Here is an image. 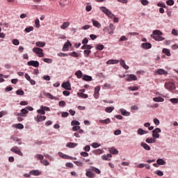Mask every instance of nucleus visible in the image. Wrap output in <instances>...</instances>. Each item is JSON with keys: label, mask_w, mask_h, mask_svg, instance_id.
Segmentation results:
<instances>
[{"label": "nucleus", "mask_w": 178, "mask_h": 178, "mask_svg": "<svg viewBox=\"0 0 178 178\" xmlns=\"http://www.w3.org/2000/svg\"><path fill=\"white\" fill-rule=\"evenodd\" d=\"M16 94L17 95H24V91L23 90H17Z\"/></svg>", "instance_id": "nucleus-48"}, {"label": "nucleus", "mask_w": 178, "mask_h": 178, "mask_svg": "<svg viewBox=\"0 0 178 178\" xmlns=\"http://www.w3.org/2000/svg\"><path fill=\"white\" fill-rule=\"evenodd\" d=\"M63 88H65V90H67L68 91H70L72 90V86H70V82L67 81L65 83H63L62 84Z\"/></svg>", "instance_id": "nucleus-11"}, {"label": "nucleus", "mask_w": 178, "mask_h": 178, "mask_svg": "<svg viewBox=\"0 0 178 178\" xmlns=\"http://www.w3.org/2000/svg\"><path fill=\"white\" fill-rule=\"evenodd\" d=\"M93 172H95V173H97V175H101V170L98 169V168H93Z\"/></svg>", "instance_id": "nucleus-57"}, {"label": "nucleus", "mask_w": 178, "mask_h": 178, "mask_svg": "<svg viewBox=\"0 0 178 178\" xmlns=\"http://www.w3.org/2000/svg\"><path fill=\"white\" fill-rule=\"evenodd\" d=\"M141 3L144 6H147V5H148V3H149V2H148V0H141Z\"/></svg>", "instance_id": "nucleus-54"}, {"label": "nucleus", "mask_w": 178, "mask_h": 178, "mask_svg": "<svg viewBox=\"0 0 178 178\" xmlns=\"http://www.w3.org/2000/svg\"><path fill=\"white\" fill-rule=\"evenodd\" d=\"M131 91H137L138 90V87L137 86H130L128 88Z\"/></svg>", "instance_id": "nucleus-51"}, {"label": "nucleus", "mask_w": 178, "mask_h": 178, "mask_svg": "<svg viewBox=\"0 0 178 178\" xmlns=\"http://www.w3.org/2000/svg\"><path fill=\"white\" fill-rule=\"evenodd\" d=\"M83 80H84V81H91L92 80V77L88 75H83Z\"/></svg>", "instance_id": "nucleus-30"}, {"label": "nucleus", "mask_w": 178, "mask_h": 178, "mask_svg": "<svg viewBox=\"0 0 178 178\" xmlns=\"http://www.w3.org/2000/svg\"><path fill=\"white\" fill-rule=\"evenodd\" d=\"M10 151L12 152H14L15 154H17V155H19V156H23V152H22V151L17 146L12 147L10 149Z\"/></svg>", "instance_id": "nucleus-3"}, {"label": "nucleus", "mask_w": 178, "mask_h": 178, "mask_svg": "<svg viewBox=\"0 0 178 178\" xmlns=\"http://www.w3.org/2000/svg\"><path fill=\"white\" fill-rule=\"evenodd\" d=\"M101 145L98 144V143H93L92 144V147L93 148H98V147H99Z\"/></svg>", "instance_id": "nucleus-59"}, {"label": "nucleus", "mask_w": 178, "mask_h": 178, "mask_svg": "<svg viewBox=\"0 0 178 178\" xmlns=\"http://www.w3.org/2000/svg\"><path fill=\"white\" fill-rule=\"evenodd\" d=\"M37 112L39 113V115H45V111L42 108L38 110Z\"/></svg>", "instance_id": "nucleus-56"}, {"label": "nucleus", "mask_w": 178, "mask_h": 178, "mask_svg": "<svg viewBox=\"0 0 178 178\" xmlns=\"http://www.w3.org/2000/svg\"><path fill=\"white\" fill-rule=\"evenodd\" d=\"M161 130L160 128H156L154 130L152 131V137L154 138H159V134L161 133Z\"/></svg>", "instance_id": "nucleus-5"}, {"label": "nucleus", "mask_w": 178, "mask_h": 178, "mask_svg": "<svg viewBox=\"0 0 178 178\" xmlns=\"http://www.w3.org/2000/svg\"><path fill=\"white\" fill-rule=\"evenodd\" d=\"M33 30H34V27L33 26H29L25 29L26 33H30V31H33Z\"/></svg>", "instance_id": "nucleus-49"}, {"label": "nucleus", "mask_w": 178, "mask_h": 178, "mask_svg": "<svg viewBox=\"0 0 178 178\" xmlns=\"http://www.w3.org/2000/svg\"><path fill=\"white\" fill-rule=\"evenodd\" d=\"M13 44L14 45H19V44H20V42H19V40L17 39H14L13 40Z\"/></svg>", "instance_id": "nucleus-55"}, {"label": "nucleus", "mask_w": 178, "mask_h": 178, "mask_svg": "<svg viewBox=\"0 0 178 178\" xmlns=\"http://www.w3.org/2000/svg\"><path fill=\"white\" fill-rule=\"evenodd\" d=\"M100 10H102V12L103 13H105V15H106L107 16H109L111 13H112V12H111V10H109L106 7H100Z\"/></svg>", "instance_id": "nucleus-12"}, {"label": "nucleus", "mask_w": 178, "mask_h": 178, "mask_svg": "<svg viewBox=\"0 0 178 178\" xmlns=\"http://www.w3.org/2000/svg\"><path fill=\"white\" fill-rule=\"evenodd\" d=\"M101 90V86H97L95 88V93H94V97L96 99H98L99 98V90Z\"/></svg>", "instance_id": "nucleus-9"}, {"label": "nucleus", "mask_w": 178, "mask_h": 178, "mask_svg": "<svg viewBox=\"0 0 178 178\" xmlns=\"http://www.w3.org/2000/svg\"><path fill=\"white\" fill-rule=\"evenodd\" d=\"M170 101L172 104H177L178 99H171Z\"/></svg>", "instance_id": "nucleus-64"}, {"label": "nucleus", "mask_w": 178, "mask_h": 178, "mask_svg": "<svg viewBox=\"0 0 178 178\" xmlns=\"http://www.w3.org/2000/svg\"><path fill=\"white\" fill-rule=\"evenodd\" d=\"M72 126H79L80 122L77 120H73L71 122Z\"/></svg>", "instance_id": "nucleus-46"}, {"label": "nucleus", "mask_w": 178, "mask_h": 178, "mask_svg": "<svg viewBox=\"0 0 178 178\" xmlns=\"http://www.w3.org/2000/svg\"><path fill=\"white\" fill-rule=\"evenodd\" d=\"M58 155H59V156H60V158H63V159H69V158H70V156H67L66 154H64L62 152H59Z\"/></svg>", "instance_id": "nucleus-34"}, {"label": "nucleus", "mask_w": 178, "mask_h": 178, "mask_svg": "<svg viewBox=\"0 0 178 178\" xmlns=\"http://www.w3.org/2000/svg\"><path fill=\"white\" fill-rule=\"evenodd\" d=\"M28 66H33V67H38L40 63L35 60H31L27 63Z\"/></svg>", "instance_id": "nucleus-7"}, {"label": "nucleus", "mask_w": 178, "mask_h": 178, "mask_svg": "<svg viewBox=\"0 0 178 178\" xmlns=\"http://www.w3.org/2000/svg\"><path fill=\"white\" fill-rule=\"evenodd\" d=\"M166 4L168 5V6H173V5H175V1H173V0H168L166 1Z\"/></svg>", "instance_id": "nucleus-44"}, {"label": "nucleus", "mask_w": 178, "mask_h": 178, "mask_svg": "<svg viewBox=\"0 0 178 178\" xmlns=\"http://www.w3.org/2000/svg\"><path fill=\"white\" fill-rule=\"evenodd\" d=\"M152 47V44L149 42H145L142 44V48H144V49H149Z\"/></svg>", "instance_id": "nucleus-15"}, {"label": "nucleus", "mask_w": 178, "mask_h": 178, "mask_svg": "<svg viewBox=\"0 0 178 178\" xmlns=\"http://www.w3.org/2000/svg\"><path fill=\"white\" fill-rule=\"evenodd\" d=\"M120 112L123 116H130V113L127 112L124 109H120Z\"/></svg>", "instance_id": "nucleus-36"}, {"label": "nucleus", "mask_w": 178, "mask_h": 178, "mask_svg": "<svg viewBox=\"0 0 178 178\" xmlns=\"http://www.w3.org/2000/svg\"><path fill=\"white\" fill-rule=\"evenodd\" d=\"M140 145L144 148V149H146V151H151V147H149L147 143H141Z\"/></svg>", "instance_id": "nucleus-19"}, {"label": "nucleus", "mask_w": 178, "mask_h": 178, "mask_svg": "<svg viewBox=\"0 0 178 178\" xmlns=\"http://www.w3.org/2000/svg\"><path fill=\"white\" fill-rule=\"evenodd\" d=\"M35 27L36 29H40V27L41 26L40 25V19L38 18H37L35 21Z\"/></svg>", "instance_id": "nucleus-45"}, {"label": "nucleus", "mask_w": 178, "mask_h": 178, "mask_svg": "<svg viewBox=\"0 0 178 178\" xmlns=\"http://www.w3.org/2000/svg\"><path fill=\"white\" fill-rule=\"evenodd\" d=\"M92 48V46L90 44H83L81 47V49H86V50H90Z\"/></svg>", "instance_id": "nucleus-29"}, {"label": "nucleus", "mask_w": 178, "mask_h": 178, "mask_svg": "<svg viewBox=\"0 0 178 178\" xmlns=\"http://www.w3.org/2000/svg\"><path fill=\"white\" fill-rule=\"evenodd\" d=\"M156 163H158L159 165H166V161H165L163 159H158L156 161Z\"/></svg>", "instance_id": "nucleus-33"}, {"label": "nucleus", "mask_w": 178, "mask_h": 178, "mask_svg": "<svg viewBox=\"0 0 178 178\" xmlns=\"http://www.w3.org/2000/svg\"><path fill=\"white\" fill-rule=\"evenodd\" d=\"M115 110V107H107L105 108V112L107 113H111Z\"/></svg>", "instance_id": "nucleus-38"}, {"label": "nucleus", "mask_w": 178, "mask_h": 178, "mask_svg": "<svg viewBox=\"0 0 178 178\" xmlns=\"http://www.w3.org/2000/svg\"><path fill=\"white\" fill-rule=\"evenodd\" d=\"M92 24L95 26V27H97V29H99L101 27V24L98 22V21L92 19Z\"/></svg>", "instance_id": "nucleus-37"}, {"label": "nucleus", "mask_w": 178, "mask_h": 178, "mask_svg": "<svg viewBox=\"0 0 178 178\" xmlns=\"http://www.w3.org/2000/svg\"><path fill=\"white\" fill-rule=\"evenodd\" d=\"M115 25L113 24H110L108 26V33L109 34H113V31H115Z\"/></svg>", "instance_id": "nucleus-14"}, {"label": "nucleus", "mask_w": 178, "mask_h": 178, "mask_svg": "<svg viewBox=\"0 0 178 178\" xmlns=\"http://www.w3.org/2000/svg\"><path fill=\"white\" fill-rule=\"evenodd\" d=\"M104 48H105V46H104V44H97L96 49H97V51H102Z\"/></svg>", "instance_id": "nucleus-41"}, {"label": "nucleus", "mask_w": 178, "mask_h": 178, "mask_svg": "<svg viewBox=\"0 0 178 178\" xmlns=\"http://www.w3.org/2000/svg\"><path fill=\"white\" fill-rule=\"evenodd\" d=\"M156 175H157L158 176H163V172L161 171V170H157L155 172Z\"/></svg>", "instance_id": "nucleus-61"}, {"label": "nucleus", "mask_w": 178, "mask_h": 178, "mask_svg": "<svg viewBox=\"0 0 178 178\" xmlns=\"http://www.w3.org/2000/svg\"><path fill=\"white\" fill-rule=\"evenodd\" d=\"M126 81H136L137 80V76L135 74H129L127 77L125 78Z\"/></svg>", "instance_id": "nucleus-6"}, {"label": "nucleus", "mask_w": 178, "mask_h": 178, "mask_svg": "<svg viewBox=\"0 0 178 178\" xmlns=\"http://www.w3.org/2000/svg\"><path fill=\"white\" fill-rule=\"evenodd\" d=\"M138 134L140 136H143V134H148V131L140 128L138 129Z\"/></svg>", "instance_id": "nucleus-23"}, {"label": "nucleus", "mask_w": 178, "mask_h": 178, "mask_svg": "<svg viewBox=\"0 0 178 178\" xmlns=\"http://www.w3.org/2000/svg\"><path fill=\"white\" fill-rule=\"evenodd\" d=\"M58 56L65 57V56H68V54H65V53L60 52V53L58 54Z\"/></svg>", "instance_id": "nucleus-60"}, {"label": "nucleus", "mask_w": 178, "mask_h": 178, "mask_svg": "<svg viewBox=\"0 0 178 178\" xmlns=\"http://www.w3.org/2000/svg\"><path fill=\"white\" fill-rule=\"evenodd\" d=\"M75 75L76 76L77 79H81V77H83V72L81 70H78L75 72Z\"/></svg>", "instance_id": "nucleus-31"}, {"label": "nucleus", "mask_w": 178, "mask_h": 178, "mask_svg": "<svg viewBox=\"0 0 178 178\" xmlns=\"http://www.w3.org/2000/svg\"><path fill=\"white\" fill-rule=\"evenodd\" d=\"M69 47H72V43L70 42V41L67 40L63 45L62 51H63V52L69 51Z\"/></svg>", "instance_id": "nucleus-8"}, {"label": "nucleus", "mask_w": 178, "mask_h": 178, "mask_svg": "<svg viewBox=\"0 0 178 178\" xmlns=\"http://www.w3.org/2000/svg\"><path fill=\"white\" fill-rule=\"evenodd\" d=\"M145 141L147 144H153V143H156V140L152 138H147Z\"/></svg>", "instance_id": "nucleus-32"}, {"label": "nucleus", "mask_w": 178, "mask_h": 178, "mask_svg": "<svg viewBox=\"0 0 178 178\" xmlns=\"http://www.w3.org/2000/svg\"><path fill=\"white\" fill-rule=\"evenodd\" d=\"M118 63H119V60H108L106 62L107 65H116Z\"/></svg>", "instance_id": "nucleus-21"}, {"label": "nucleus", "mask_w": 178, "mask_h": 178, "mask_svg": "<svg viewBox=\"0 0 178 178\" xmlns=\"http://www.w3.org/2000/svg\"><path fill=\"white\" fill-rule=\"evenodd\" d=\"M120 65L123 67V69H125V70H129V66L126 65V62H124V60L121 59L120 60Z\"/></svg>", "instance_id": "nucleus-13"}, {"label": "nucleus", "mask_w": 178, "mask_h": 178, "mask_svg": "<svg viewBox=\"0 0 178 178\" xmlns=\"http://www.w3.org/2000/svg\"><path fill=\"white\" fill-rule=\"evenodd\" d=\"M21 113L19 114L21 116H26L24 115H27V113H29V111L27 110V108H22L21 110Z\"/></svg>", "instance_id": "nucleus-35"}, {"label": "nucleus", "mask_w": 178, "mask_h": 178, "mask_svg": "<svg viewBox=\"0 0 178 178\" xmlns=\"http://www.w3.org/2000/svg\"><path fill=\"white\" fill-rule=\"evenodd\" d=\"M86 175L87 177H89V178L94 177V172H92V171H86Z\"/></svg>", "instance_id": "nucleus-39"}, {"label": "nucleus", "mask_w": 178, "mask_h": 178, "mask_svg": "<svg viewBox=\"0 0 178 178\" xmlns=\"http://www.w3.org/2000/svg\"><path fill=\"white\" fill-rule=\"evenodd\" d=\"M99 123H102V124H109V123H111V119L107 118L106 120H100Z\"/></svg>", "instance_id": "nucleus-26"}, {"label": "nucleus", "mask_w": 178, "mask_h": 178, "mask_svg": "<svg viewBox=\"0 0 178 178\" xmlns=\"http://www.w3.org/2000/svg\"><path fill=\"white\" fill-rule=\"evenodd\" d=\"M69 26H70V22H63V24L60 26V29H62V30H66V29H67Z\"/></svg>", "instance_id": "nucleus-18"}, {"label": "nucleus", "mask_w": 178, "mask_h": 178, "mask_svg": "<svg viewBox=\"0 0 178 178\" xmlns=\"http://www.w3.org/2000/svg\"><path fill=\"white\" fill-rule=\"evenodd\" d=\"M115 136H120L122 134V131L120 129H117L114 131Z\"/></svg>", "instance_id": "nucleus-53"}, {"label": "nucleus", "mask_w": 178, "mask_h": 178, "mask_svg": "<svg viewBox=\"0 0 178 178\" xmlns=\"http://www.w3.org/2000/svg\"><path fill=\"white\" fill-rule=\"evenodd\" d=\"M83 54L86 58L90 56V54H91V50H84Z\"/></svg>", "instance_id": "nucleus-47"}, {"label": "nucleus", "mask_w": 178, "mask_h": 178, "mask_svg": "<svg viewBox=\"0 0 178 178\" xmlns=\"http://www.w3.org/2000/svg\"><path fill=\"white\" fill-rule=\"evenodd\" d=\"M30 175H32L33 176H40L41 175V172L38 170H33L30 171Z\"/></svg>", "instance_id": "nucleus-16"}, {"label": "nucleus", "mask_w": 178, "mask_h": 178, "mask_svg": "<svg viewBox=\"0 0 178 178\" xmlns=\"http://www.w3.org/2000/svg\"><path fill=\"white\" fill-rule=\"evenodd\" d=\"M35 158L42 161L44 159V156H42V154H36Z\"/></svg>", "instance_id": "nucleus-50"}, {"label": "nucleus", "mask_w": 178, "mask_h": 178, "mask_svg": "<svg viewBox=\"0 0 178 178\" xmlns=\"http://www.w3.org/2000/svg\"><path fill=\"white\" fill-rule=\"evenodd\" d=\"M13 127H15V129H19L20 130L24 129V126L21 123L13 124Z\"/></svg>", "instance_id": "nucleus-22"}, {"label": "nucleus", "mask_w": 178, "mask_h": 178, "mask_svg": "<svg viewBox=\"0 0 178 178\" xmlns=\"http://www.w3.org/2000/svg\"><path fill=\"white\" fill-rule=\"evenodd\" d=\"M66 147H67L68 148H75V147H77V143L70 142L67 143Z\"/></svg>", "instance_id": "nucleus-27"}, {"label": "nucleus", "mask_w": 178, "mask_h": 178, "mask_svg": "<svg viewBox=\"0 0 178 178\" xmlns=\"http://www.w3.org/2000/svg\"><path fill=\"white\" fill-rule=\"evenodd\" d=\"M154 124H156V126H159V124L161 122H159V120H158L157 118H154Z\"/></svg>", "instance_id": "nucleus-58"}, {"label": "nucleus", "mask_w": 178, "mask_h": 178, "mask_svg": "<svg viewBox=\"0 0 178 178\" xmlns=\"http://www.w3.org/2000/svg\"><path fill=\"white\" fill-rule=\"evenodd\" d=\"M81 156H83L84 158H87V156H88V153H87L86 152H81Z\"/></svg>", "instance_id": "nucleus-62"}, {"label": "nucleus", "mask_w": 178, "mask_h": 178, "mask_svg": "<svg viewBox=\"0 0 178 178\" xmlns=\"http://www.w3.org/2000/svg\"><path fill=\"white\" fill-rule=\"evenodd\" d=\"M102 158V159H104V161H111V158H112V154H108L107 155H103Z\"/></svg>", "instance_id": "nucleus-24"}, {"label": "nucleus", "mask_w": 178, "mask_h": 178, "mask_svg": "<svg viewBox=\"0 0 178 178\" xmlns=\"http://www.w3.org/2000/svg\"><path fill=\"white\" fill-rule=\"evenodd\" d=\"M47 119V117L45 115H42L41 114H38L36 117H35V120L38 123H40L41 122H44Z\"/></svg>", "instance_id": "nucleus-4"}, {"label": "nucleus", "mask_w": 178, "mask_h": 178, "mask_svg": "<svg viewBox=\"0 0 178 178\" xmlns=\"http://www.w3.org/2000/svg\"><path fill=\"white\" fill-rule=\"evenodd\" d=\"M41 163H42V165H44V166H48V165H49V162H48V161L47 160H42Z\"/></svg>", "instance_id": "nucleus-52"}, {"label": "nucleus", "mask_w": 178, "mask_h": 178, "mask_svg": "<svg viewBox=\"0 0 178 178\" xmlns=\"http://www.w3.org/2000/svg\"><path fill=\"white\" fill-rule=\"evenodd\" d=\"M35 45H36V47H40V48H44V47L46 45V43H45V42L38 41V42H35Z\"/></svg>", "instance_id": "nucleus-25"}, {"label": "nucleus", "mask_w": 178, "mask_h": 178, "mask_svg": "<svg viewBox=\"0 0 178 178\" xmlns=\"http://www.w3.org/2000/svg\"><path fill=\"white\" fill-rule=\"evenodd\" d=\"M163 54H165L167 56H170V51L168 49H163Z\"/></svg>", "instance_id": "nucleus-43"}, {"label": "nucleus", "mask_w": 178, "mask_h": 178, "mask_svg": "<svg viewBox=\"0 0 178 178\" xmlns=\"http://www.w3.org/2000/svg\"><path fill=\"white\" fill-rule=\"evenodd\" d=\"M172 34H173V35H178V31L176 29H173L172 31Z\"/></svg>", "instance_id": "nucleus-63"}, {"label": "nucleus", "mask_w": 178, "mask_h": 178, "mask_svg": "<svg viewBox=\"0 0 178 178\" xmlns=\"http://www.w3.org/2000/svg\"><path fill=\"white\" fill-rule=\"evenodd\" d=\"M110 154H113V155H118L119 154V151L114 147H111L109 149Z\"/></svg>", "instance_id": "nucleus-20"}, {"label": "nucleus", "mask_w": 178, "mask_h": 178, "mask_svg": "<svg viewBox=\"0 0 178 178\" xmlns=\"http://www.w3.org/2000/svg\"><path fill=\"white\" fill-rule=\"evenodd\" d=\"M42 51H43L42 49L40 47H34L33 49V52L36 54V55H38L39 58H44V53L42 52Z\"/></svg>", "instance_id": "nucleus-2"}, {"label": "nucleus", "mask_w": 178, "mask_h": 178, "mask_svg": "<svg viewBox=\"0 0 178 178\" xmlns=\"http://www.w3.org/2000/svg\"><path fill=\"white\" fill-rule=\"evenodd\" d=\"M165 87L167 90L172 91V90L175 89V84L173 83L168 82L165 83Z\"/></svg>", "instance_id": "nucleus-10"}, {"label": "nucleus", "mask_w": 178, "mask_h": 178, "mask_svg": "<svg viewBox=\"0 0 178 178\" xmlns=\"http://www.w3.org/2000/svg\"><path fill=\"white\" fill-rule=\"evenodd\" d=\"M69 55L70 56H73V58H79V56H80V55L76 51L71 52Z\"/></svg>", "instance_id": "nucleus-40"}, {"label": "nucleus", "mask_w": 178, "mask_h": 178, "mask_svg": "<svg viewBox=\"0 0 178 178\" xmlns=\"http://www.w3.org/2000/svg\"><path fill=\"white\" fill-rule=\"evenodd\" d=\"M165 73H166V71H165V70H163V69H159L156 71L157 74H165Z\"/></svg>", "instance_id": "nucleus-42"}, {"label": "nucleus", "mask_w": 178, "mask_h": 178, "mask_svg": "<svg viewBox=\"0 0 178 178\" xmlns=\"http://www.w3.org/2000/svg\"><path fill=\"white\" fill-rule=\"evenodd\" d=\"M44 97H47V98H49V99H58V97L52 95L51 93L44 92Z\"/></svg>", "instance_id": "nucleus-17"}, {"label": "nucleus", "mask_w": 178, "mask_h": 178, "mask_svg": "<svg viewBox=\"0 0 178 178\" xmlns=\"http://www.w3.org/2000/svg\"><path fill=\"white\" fill-rule=\"evenodd\" d=\"M163 33H162V31L159 30H154L151 35V38L156 41H163L165 40V38L161 36L163 35Z\"/></svg>", "instance_id": "nucleus-1"}, {"label": "nucleus", "mask_w": 178, "mask_h": 178, "mask_svg": "<svg viewBox=\"0 0 178 178\" xmlns=\"http://www.w3.org/2000/svg\"><path fill=\"white\" fill-rule=\"evenodd\" d=\"M153 101H154V102H163V101H165V99L161 97H154Z\"/></svg>", "instance_id": "nucleus-28"}]
</instances>
